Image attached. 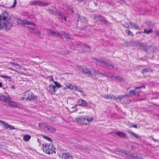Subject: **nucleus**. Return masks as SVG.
<instances>
[{
	"label": "nucleus",
	"instance_id": "nucleus-54",
	"mask_svg": "<svg viewBox=\"0 0 159 159\" xmlns=\"http://www.w3.org/2000/svg\"><path fill=\"white\" fill-rule=\"evenodd\" d=\"M68 89V88H67V87H64L63 88V89H63V90H65L66 89Z\"/></svg>",
	"mask_w": 159,
	"mask_h": 159
},
{
	"label": "nucleus",
	"instance_id": "nucleus-21",
	"mask_svg": "<svg viewBox=\"0 0 159 159\" xmlns=\"http://www.w3.org/2000/svg\"><path fill=\"white\" fill-rule=\"evenodd\" d=\"M22 25H31L34 26H36V25L34 23L31 22L26 20H23Z\"/></svg>",
	"mask_w": 159,
	"mask_h": 159
},
{
	"label": "nucleus",
	"instance_id": "nucleus-39",
	"mask_svg": "<svg viewBox=\"0 0 159 159\" xmlns=\"http://www.w3.org/2000/svg\"><path fill=\"white\" fill-rule=\"evenodd\" d=\"M6 96L3 95H0V99L4 101H5V99L6 98Z\"/></svg>",
	"mask_w": 159,
	"mask_h": 159
},
{
	"label": "nucleus",
	"instance_id": "nucleus-31",
	"mask_svg": "<svg viewBox=\"0 0 159 159\" xmlns=\"http://www.w3.org/2000/svg\"><path fill=\"white\" fill-rule=\"evenodd\" d=\"M57 14L61 17L62 19L64 20L65 21L66 20V18L65 16H64L62 13L61 12H59Z\"/></svg>",
	"mask_w": 159,
	"mask_h": 159
},
{
	"label": "nucleus",
	"instance_id": "nucleus-28",
	"mask_svg": "<svg viewBox=\"0 0 159 159\" xmlns=\"http://www.w3.org/2000/svg\"><path fill=\"white\" fill-rule=\"evenodd\" d=\"M130 25H131V28H134L135 29L138 30L139 29V26L136 24H135L132 22L130 23Z\"/></svg>",
	"mask_w": 159,
	"mask_h": 159
},
{
	"label": "nucleus",
	"instance_id": "nucleus-57",
	"mask_svg": "<svg viewBox=\"0 0 159 159\" xmlns=\"http://www.w3.org/2000/svg\"><path fill=\"white\" fill-rule=\"evenodd\" d=\"M139 34H140L141 33H142V32H138Z\"/></svg>",
	"mask_w": 159,
	"mask_h": 159
},
{
	"label": "nucleus",
	"instance_id": "nucleus-15",
	"mask_svg": "<svg viewBox=\"0 0 159 159\" xmlns=\"http://www.w3.org/2000/svg\"><path fill=\"white\" fill-rule=\"evenodd\" d=\"M49 92L52 94H54L57 91L55 85H50L49 86Z\"/></svg>",
	"mask_w": 159,
	"mask_h": 159
},
{
	"label": "nucleus",
	"instance_id": "nucleus-36",
	"mask_svg": "<svg viewBox=\"0 0 159 159\" xmlns=\"http://www.w3.org/2000/svg\"><path fill=\"white\" fill-rule=\"evenodd\" d=\"M10 100H11V98L10 97H6V98L5 99V101H4L5 102H7L8 103L9 102L11 101Z\"/></svg>",
	"mask_w": 159,
	"mask_h": 159
},
{
	"label": "nucleus",
	"instance_id": "nucleus-43",
	"mask_svg": "<svg viewBox=\"0 0 159 159\" xmlns=\"http://www.w3.org/2000/svg\"><path fill=\"white\" fill-rule=\"evenodd\" d=\"M17 3L16 0H14V3L12 6L11 7V8L14 7H16Z\"/></svg>",
	"mask_w": 159,
	"mask_h": 159
},
{
	"label": "nucleus",
	"instance_id": "nucleus-38",
	"mask_svg": "<svg viewBox=\"0 0 159 159\" xmlns=\"http://www.w3.org/2000/svg\"><path fill=\"white\" fill-rule=\"evenodd\" d=\"M0 77L2 78H8L9 79H11V78L10 77L7 76L6 75H0Z\"/></svg>",
	"mask_w": 159,
	"mask_h": 159
},
{
	"label": "nucleus",
	"instance_id": "nucleus-9",
	"mask_svg": "<svg viewBox=\"0 0 159 159\" xmlns=\"http://www.w3.org/2000/svg\"><path fill=\"white\" fill-rule=\"evenodd\" d=\"M0 126L7 129H15L13 126L9 125L7 123L1 120H0Z\"/></svg>",
	"mask_w": 159,
	"mask_h": 159
},
{
	"label": "nucleus",
	"instance_id": "nucleus-27",
	"mask_svg": "<svg viewBox=\"0 0 159 159\" xmlns=\"http://www.w3.org/2000/svg\"><path fill=\"white\" fill-rule=\"evenodd\" d=\"M30 138L31 136L30 135L28 134H26L23 136V139L25 141H28L30 140Z\"/></svg>",
	"mask_w": 159,
	"mask_h": 159
},
{
	"label": "nucleus",
	"instance_id": "nucleus-6",
	"mask_svg": "<svg viewBox=\"0 0 159 159\" xmlns=\"http://www.w3.org/2000/svg\"><path fill=\"white\" fill-rule=\"evenodd\" d=\"M25 97H22L21 98V100H34L37 98V97L34 96L32 92L30 91H27L24 93Z\"/></svg>",
	"mask_w": 159,
	"mask_h": 159
},
{
	"label": "nucleus",
	"instance_id": "nucleus-18",
	"mask_svg": "<svg viewBox=\"0 0 159 159\" xmlns=\"http://www.w3.org/2000/svg\"><path fill=\"white\" fill-rule=\"evenodd\" d=\"M78 102L79 103V105L80 106L85 107H86L87 105V103L86 101L83 99L78 100Z\"/></svg>",
	"mask_w": 159,
	"mask_h": 159
},
{
	"label": "nucleus",
	"instance_id": "nucleus-56",
	"mask_svg": "<svg viewBox=\"0 0 159 159\" xmlns=\"http://www.w3.org/2000/svg\"><path fill=\"white\" fill-rule=\"evenodd\" d=\"M153 140L154 141H155V142H157L158 141V140H156L154 139H153Z\"/></svg>",
	"mask_w": 159,
	"mask_h": 159
},
{
	"label": "nucleus",
	"instance_id": "nucleus-14",
	"mask_svg": "<svg viewBox=\"0 0 159 159\" xmlns=\"http://www.w3.org/2000/svg\"><path fill=\"white\" fill-rule=\"evenodd\" d=\"M12 68H11L12 70H14L16 71H19L21 67L20 65L15 63H12Z\"/></svg>",
	"mask_w": 159,
	"mask_h": 159
},
{
	"label": "nucleus",
	"instance_id": "nucleus-16",
	"mask_svg": "<svg viewBox=\"0 0 159 159\" xmlns=\"http://www.w3.org/2000/svg\"><path fill=\"white\" fill-rule=\"evenodd\" d=\"M61 159H73V157L69 153H63L62 155Z\"/></svg>",
	"mask_w": 159,
	"mask_h": 159
},
{
	"label": "nucleus",
	"instance_id": "nucleus-49",
	"mask_svg": "<svg viewBox=\"0 0 159 159\" xmlns=\"http://www.w3.org/2000/svg\"><path fill=\"white\" fill-rule=\"evenodd\" d=\"M103 97L104 98L106 99H108V95H105L103 96Z\"/></svg>",
	"mask_w": 159,
	"mask_h": 159
},
{
	"label": "nucleus",
	"instance_id": "nucleus-19",
	"mask_svg": "<svg viewBox=\"0 0 159 159\" xmlns=\"http://www.w3.org/2000/svg\"><path fill=\"white\" fill-rule=\"evenodd\" d=\"M60 34L61 35V36H62V38L63 37V36H64L65 38H66V39L67 40H68L69 39H71L70 36L69 34L67 33H66L64 31H62L60 33Z\"/></svg>",
	"mask_w": 159,
	"mask_h": 159
},
{
	"label": "nucleus",
	"instance_id": "nucleus-3",
	"mask_svg": "<svg viewBox=\"0 0 159 159\" xmlns=\"http://www.w3.org/2000/svg\"><path fill=\"white\" fill-rule=\"evenodd\" d=\"M76 69L80 72L86 74L90 76L94 75L96 70L93 68H89L81 66H77Z\"/></svg>",
	"mask_w": 159,
	"mask_h": 159
},
{
	"label": "nucleus",
	"instance_id": "nucleus-8",
	"mask_svg": "<svg viewBox=\"0 0 159 159\" xmlns=\"http://www.w3.org/2000/svg\"><path fill=\"white\" fill-rule=\"evenodd\" d=\"M94 59L97 61L99 63L101 64L102 65H105L106 66H107L110 69L112 68H113V66L110 63L107 62L101 59H99L97 58H94Z\"/></svg>",
	"mask_w": 159,
	"mask_h": 159
},
{
	"label": "nucleus",
	"instance_id": "nucleus-17",
	"mask_svg": "<svg viewBox=\"0 0 159 159\" xmlns=\"http://www.w3.org/2000/svg\"><path fill=\"white\" fill-rule=\"evenodd\" d=\"M77 21L78 22H80L83 23H86L87 22V20L85 17L80 16H78Z\"/></svg>",
	"mask_w": 159,
	"mask_h": 159
},
{
	"label": "nucleus",
	"instance_id": "nucleus-13",
	"mask_svg": "<svg viewBox=\"0 0 159 159\" xmlns=\"http://www.w3.org/2000/svg\"><path fill=\"white\" fill-rule=\"evenodd\" d=\"M48 31L49 34L55 37L58 36L60 38H62V36L60 34V33H59L51 30H49Z\"/></svg>",
	"mask_w": 159,
	"mask_h": 159
},
{
	"label": "nucleus",
	"instance_id": "nucleus-51",
	"mask_svg": "<svg viewBox=\"0 0 159 159\" xmlns=\"http://www.w3.org/2000/svg\"><path fill=\"white\" fill-rule=\"evenodd\" d=\"M155 34L156 36H159V32H158V31L156 32Z\"/></svg>",
	"mask_w": 159,
	"mask_h": 159
},
{
	"label": "nucleus",
	"instance_id": "nucleus-29",
	"mask_svg": "<svg viewBox=\"0 0 159 159\" xmlns=\"http://www.w3.org/2000/svg\"><path fill=\"white\" fill-rule=\"evenodd\" d=\"M128 132L130 135L133 136L137 139H138L139 138V137L136 134L133 132H132L130 131H129Z\"/></svg>",
	"mask_w": 159,
	"mask_h": 159
},
{
	"label": "nucleus",
	"instance_id": "nucleus-45",
	"mask_svg": "<svg viewBox=\"0 0 159 159\" xmlns=\"http://www.w3.org/2000/svg\"><path fill=\"white\" fill-rule=\"evenodd\" d=\"M142 88H145V86H139V87H135V89H141Z\"/></svg>",
	"mask_w": 159,
	"mask_h": 159
},
{
	"label": "nucleus",
	"instance_id": "nucleus-48",
	"mask_svg": "<svg viewBox=\"0 0 159 159\" xmlns=\"http://www.w3.org/2000/svg\"><path fill=\"white\" fill-rule=\"evenodd\" d=\"M43 138L45 139H47L49 140V141H52L51 139L50 138H48L47 136H43Z\"/></svg>",
	"mask_w": 159,
	"mask_h": 159
},
{
	"label": "nucleus",
	"instance_id": "nucleus-47",
	"mask_svg": "<svg viewBox=\"0 0 159 159\" xmlns=\"http://www.w3.org/2000/svg\"><path fill=\"white\" fill-rule=\"evenodd\" d=\"M34 33L36 34H37L39 36H40L41 34V33L39 30H38L34 32Z\"/></svg>",
	"mask_w": 159,
	"mask_h": 159
},
{
	"label": "nucleus",
	"instance_id": "nucleus-25",
	"mask_svg": "<svg viewBox=\"0 0 159 159\" xmlns=\"http://www.w3.org/2000/svg\"><path fill=\"white\" fill-rule=\"evenodd\" d=\"M94 75L98 76V77H102L104 76V74L100 72L99 70H96Z\"/></svg>",
	"mask_w": 159,
	"mask_h": 159
},
{
	"label": "nucleus",
	"instance_id": "nucleus-4",
	"mask_svg": "<svg viewBox=\"0 0 159 159\" xmlns=\"http://www.w3.org/2000/svg\"><path fill=\"white\" fill-rule=\"evenodd\" d=\"M39 127L43 129L47 133H53L56 132V129L53 127L45 123H40Z\"/></svg>",
	"mask_w": 159,
	"mask_h": 159
},
{
	"label": "nucleus",
	"instance_id": "nucleus-35",
	"mask_svg": "<svg viewBox=\"0 0 159 159\" xmlns=\"http://www.w3.org/2000/svg\"><path fill=\"white\" fill-rule=\"evenodd\" d=\"M17 22L18 24L22 25L23 20H21L18 18H17Z\"/></svg>",
	"mask_w": 159,
	"mask_h": 159
},
{
	"label": "nucleus",
	"instance_id": "nucleus-41",
	"mask_svg": "<svg viewBox=\"0 0 159 159\" xmlns=\"http://www.w3.org/2000/svg\"><path fill=\"white\" fill-rule=\"evenodd\" d=\"M48 11L51 13L54 14H57V11H53L52 9H49L48 10Z\"/></svg>",
	"mask_w": 159,
	"mask_h": 159
},
{
	"label": "nucleus",
	"instance_id": "nucleus-42",
	"mask_svg": "<svg viewBox=\"0 0 159 159\" xmlns=\"http://www.w3.org/2000/svg\"><path fill=\"white\" fill-rule=\"evenodd\" d=\"M124 26L126 28H129V25L128 23H125L124 24Z\"/></svg>",
	"mask_w": 159,
	"mask_h": 159
},
{
	"label": "nucleus",
	"instance_id": "nucleus-20",
	"mask_svg": "<svg viewBox=\"0 0 159 159\" xmlns=\"http://www.w3.org/2000/svg\"><path fill=\"white\" fill-rule=\"evenodd\" d=\"M37 6H39L44 7L47 6L48 4V3L43 2L41 1H37Z\"/></svg>",
	"mask_w": 159,
	"mask_h": 159
},
{
	"label": "nucleus",
	"instance_id": "nucleus-33",
	"mask_svg": "<svg viewBox=\"0 0 159 159\" xmlns=\"http://www.w3.org/2000/svg\"><path fill=\"white\" fill-rule=\"evenodd\" d=\"M114 78H115L119 81H122L124 80L122 77L119 76H115V77H114Z\"/></svg>",
	"mask_w": 159,
	"mask_h": 159
},
{
	"label": "nucleus",
	"instance_id": "nucleus-37",
	"mask_svg": "<svg viewBox=\"0 0 159 159\" xmlns=\"http://www.w3.org/2000/svg\"><path fill=\"white\" fill-rule=\"evenodd\" d=\"M55 85L58 88H61V84L57 82H54Z\"/></svg>",
	"mask_w": 159,
	"mask_h": 159
},
{
	"label": "nucleus",
	"instance_id": "nucleus-10",
	"mask_svg": "<svg viewBox=\"0 0 159 159\" xmlns=\"http://www.w3.org/2000/svg\"><path fill=\"white\" fill-rule=\"evenodd\" d=\"M65 85L68 89L71 90H75L81 93H82L83 92L82 91L79 89L75 85L69 84L67 82L65 83Z\"/></svg>",
	"mask_w": 159,
	"mask_h": 159
},
{
	"label": "nucleus",
	"instance_id": "nucleus-46",
	"mask_svg": "<svg viewBox=\"0 0 159 159\" xmlns=\"http://www.w3.org/2000/svg\"><path fill=\"white\" fill-rule=\"evenodd\" d=\"M37 1H35L33 2H31L30 4L32 5L37 6Z\"/></svg>",
	"mask_w": 159,
	"mask_h": 159
},
{
	"label": "nucleus",
	"instance_id": "nucleus-22",
	"mask_svg": "<svg viewBox=\"0 0 159 159\" xmlns=\"http://www.w3.org/2000/svg\"><path fill=\"white\" fill-rule=\"evenodd\" d=\"M8 104L9 106L14 108H17L19 106L16 102L11 101L9 102Z\"/></svg>",
	"mask_w": 159,
	"mask_h": 159
},
{
	"label": "nucleus",
	"instance_id": "nucleus-50",
	"mask_svg": "<svg viewBox=\"0 0 159 159\" xmlns=\"http://www.w3.org/2000/svg\"><path fill=\"white\" fill-rule=\"evenodd\" d=\"M27 27L29 29L32 30L34 31H35V29L33 28H32L30 26H27Z\"/></svg>",
	"mask_w": 159,
	"mask_h": 159
},
{
	"label": "nucleus",
	"instance_id": "nucleus-52",
	"mask_svg": "<svg viewBox=\"0 0 159 159\" xmlns=\"http://www.w3.org/2000/svg\"><path fill=\"white\" fill-rule=\"evenodd\" d=\"M137 126L136 125H133V126H130V127H134L135 128H137Z\"/></svg>",
	"mask_w": 159,
	"mask_h": 159
},
{
	"label": "nucleus",
	"instance_id": "nucleus-24",
	"mask_svg": "<svg viewBox=\"0 0 159 159\" xmlns=\"http://www.w3.org/2000/svg\"><path fill=\"white\" fill-rule=\"evenodd\" d=\"M134 45L136 47H139V48L142 47H143L144 46V45L139 42H136L134 43Z\"/></svg>",
	"mask_w": 159,
	"mask_h": 159
},
{
	"label": "nucleus",
	"instance_id": "nucleus-23",
	"mask_svg": "<svg viewBox=\"0 0 159 159\" xmlns=\"http://www.w3.org/2000/svg\"><path fill=\"white\" fill-rule=\"evenodd\" d=\"M115 134L121 138H124L126 137V134L124 133L121 131L115 132Z\"/></svg>",
	"mask_w": 159,
	"mask_h": 159
},
{
	"label": "nucleus",
	"instance_id": "nucleus-32",
	"mask_svg": "<svg viewBox=\"0 0 159 159\" xmlns=\"http://www.w3.org/2000/svg\"><path fill=\"white\" fill-rule=\"evenodd\" d=\"M153 32V30L152 29H150L148 30H147L146 29L144 30L143 33H146L147 34H148L149 33H152Z\"/></svg>",
	"mask_w": 159,
	"mask_h": 159
},
{
	"label": "nucleus",
	"instance_id": "nucleus-7",
	"mask_svg": "<svg viewBox=\"0 0 159 159\" xmlns=\"http://www.w3.org/2000/svg\"><path fill=\"white\" fill-rule=\"evenodd\" d=\"M77 48V49L80 52H90L91 51V48L85 44L79 45Z\"/></svg>",
	"mask_w": 159,
	"mask_h": 159
},
{
	"label": "nucleus",
	"instance_id": "nucleus-53",
	"mask_svg": "<svg viewBox=\"0 0 159 159\" xmlns=\"http://www.w3.org/2000/svg\"><path fill=\"white\" fill-rule=\"evenodd\" d=\"M51 80H52L53 82H55L54 81V79H53V77L51 76Z\"/></svg>",
	"mask_w": 159,
	"mask_h": 159
},
{
	"label": "nucleus",
	"instance_id": "nucleus-11",
	"mask_svg": "<svg viewBox=\"0 0 159 159\" xmlns=\"http://www.w3.org/2000/svg\"><path fill=\"white\" fill-rule=\"evenodd\" d=\"M125 96L122 95L117 97H116L115 96L112 95L108 94V99L115 100L117 102H120Z\"/></svg>",
	"mask_w": 159,
	"mask_h": 159
},
{
	"label": "nucleus",
	"instance_id": "nucleus-55",
	"mask_svg": "<svg viewBox=\"0 0 159 159\" xmlns=\"http://www.w3.org/2000/svg\"><path fill=\"white\" fill-rule=\"evenodd\" d=\"M2 86V84L0 82V87H1Z\"/></svg>",
	"mask_w": 159,
	"mask_h": 159
},
{
	"label": "nucleus",
	"instance_id": "nucleus-30",
	"mask_svg": "<svg viewBox=\"0 0 159 159\" xmlns=\"http://www.w3.org/2000/svg\"><path fill=\"white\" fill-rule=\"evenodd\" d=\"M104 76H107L111 78L115 77V76L112 75L110 73H105L104 74Z\"/></svg>",
	"mask_w": 159,
	"mask_h": 159
},
{
	"label": "nucleus",
	"instance_id": "nucleus-34",
	"mask_svg": "<svg viewBox=\"0 0 159 159\" xmlns=\"http://www.w3.org/2000/svg\"><path fill=\"white\" fill-rule=\"evenodd\" d=\"M125 32L128 35H130L131 36L133 37L134 36L133 34L130 30H125Z\"/></svg>",
	"mask_w": 159,
	"mask_h": 159
},
{
	"label": "nucleus",
	"instance_id": "nucleus-5",
	"mask_svg": "<svg viewBox=\"0 0 159 159\" xmlns=\"http://www.w3.org/2000/svg\"><path fill=\"white\" fill-rule=\"evenodd\" d=\"M43 151L48 154H52L55 152V148L52 144H47L43 145Z\"/></svg>",
	"mask_w": 159,
	"mask_h": 159
},
{
	"label": "nucleus",
	"instance_id": "nucleus-44",
	"mask_svg": "<svg viewBox=\"0 0 159 159\" xmlns=\"http://www.w3.org/2000/svg\"><path fill=\"white\" fill-rule=\"evenodd\" d=\"M150 70V69H148V68L146 69H144L143 70V74H144L145 73L149 71Z\"/></svg>",
	"mask_w": 159,
	"mask_h": 159
},
{
	"label": "nucleus",
	"instance_id": "nucleus-40",
	"mask_svg": "<svg viewBox=\"0 0 159 159\" xmlns=\"http://www.w3.org/2000/svg\"><path fill=\"white\" fill-rule=\"evenodd\" d=\"M130 156L133 159H137L138 158L137 155H136V154H132Z\"/></svg>",
	"mask_w": 159,
	"mask_h": 159
},
{
	"label": "nucleus",
	"instance_id": "nucleus-2",
	"mask_svg": "<svg viewBox=\"0 0 159 159\" xmlns=\"http://www.w3.org/2000/svg\"><path fill=\"white\" fill-rule=\"evenodd\" d=\"M93 120V118L89 116H79L76 119V122L81 125L89 124Z\"/></svg>",
	"mask_w": 159,
	"mask_h": 159
},
{
	"label": "nucleus",
	"instance_id": "nucleus-26",
	"mask_svg": "<svg viewBox=\"0 0 159 159\" xmlns=\"http://www.w3.org/2000/svg\"><path fill=\"white\" fill-rule=\"evenodd\" d=\"M97 18L100 21L104 22L106 24L108 22V21L105 18L101 16H98V17H97Z\"/></svg>",
	"mask_w": 159,
	"mask_h": 159
},
{
	"label": "nucleus",
	"instance_id": "nucleus-12",
	"mask_svg": "<svg viewBox=\"0 0 159 159\" xmlns=\"http://www.w3.org/2000/svg\"><path fill=\"white\" fill-rule=\"evenodd\" d=\"M140 95V92H139L136 91L134 90H130L127 93L126 95H125V97L127 96H139Z\"/></svg>",
	"mask_w": 159,
	"mask_h": 159
},
{
	"label": "nucleus",
	"instance_id": "nucleus-1",
	"mask_svg": "<svg viewBox=\"0 0 159 159\" xmlns=\"http://www.w3.org/2000/svg\"><path fill=\"white\" fill-rule=\"evenodd\" d=\"M8 14L5 11L2 15H0V30L4 27L6 30H9L12 27L11 20L8 18Z\"/></svg>",
	"mask_w": 159,
	"mask_h": 159
}]
</instances>
